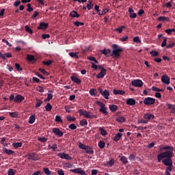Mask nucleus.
Here are the masks:
<instances>
[{
  "mask_svg": "<svg viewBox=\"0 0 175 175\" xmlns=\"http://www.w3.org/2000/svg\"><path fill=\"white\" fill-rule=\"evenodd\" d=\"M15 68L18 72H21V70H23V68H21V66H20V64L18 63L15 64Z\"/></svg>",
  "mask_w": 175,
  "mask_h": 175,
  "instance_id": "49530a36",
  "label": "nucleus"
},
{
  "mask_svg": "<svg viewBox=\"0 0 175 175\" xmlns=\"http://www.w3.org/2000/svg\"><path fill=\"white\" fill-rule=\"evenodd\" d=\"M70 79L74 83H76V84H81V81L80 80V79L77 78V77H76V76H71Z\"/></svg>",
  "mask_w": 175,
  "mask_h": 175,
  "instance_id": "aec40b11",
  "label": "nucleus"
},
{
  "mask_svg": "<svg viewBox=\"0 0 175 175\" xmlns=\"http://www.w3.org/2000/svg\"><path fill=\"white\" fill-rule=\"evenodd\" d=\"M163 158L170 159L173 158V151L165 150L157 155V161L158 162H161Z\"/></svg>",
  "mask_w": 175,
  "mask_h": 175,
  "instance_id": "f257e3e1",
  "label": "nucleus"
},
{
  "mask_svg": "<svg viewBox=\"0 0 175 175\" xmlns=\"http://www.w3.org/2000/svg\"><path fill=\"white\" fill-rule=\"evenodd\" d=\"M79 148H81V150H86L87 148V146H85V144H83V143H79Z\"/></svg>",
  "mask_w": 175,
  "mask_h": 175,
  "instance_id": "680f3d73",
  "label": "nucleus"
},
{
  "mask_svg": "<svg viewBox=\"0 0 175 175\" xmlns=\"http://www.w3.org/2000/svg\"><path fill=\"white\" fill-rule=\"evenodd\" d=\"M105 146H106V143H105V142L100 141L98 142V147H99V148L103 149V148H105Z\"/></svg>",
  "mask_w": 175,
  "mask_h": 175,
  "instance_id": "79ce46f5",
  "label": "nucleus"
},
{
  "mask_svg": "<svg viewBox=\"0 0 175 175\" xmlns=\"http://www.w3.org/2000/svg\"><path fill=\"white\" fill-rule=\"evenodd\" d=\"M113 95H124L125 94V91L118 90L114 89L113 90Z\"/></svg>",
  "mask_w": 175,
  "mask_h": 175,
  "instance_id": "4be33fe9",
  "label": "nucleus"
},
{
  "mask_svg": "<svg viewBox=\"0 0 175 175\" xmlns=\"http://www.w3.org/2000/svg\"><path fill=\"white\" fill-rule=\"evenodd\" d=\"M49 28V23H46L44 22H41L38 27H37V29H47Z\"/></svg>",
  "mask_w": 175,
  "mask_h": 175,
  "instance_id": "4468645a",
  "label": "nucleus"
},
{
  "mask_svg": "<svg viewBox=\"0 0 175 175\" xmlns=\"http://www.w3.org/2000/svg\"><path fill=\"white\" fill-rule=\"evenodd\" d=\"M13 147L14 148H18L19 147H23V143L22 142H16L12 144Z\"/></svg>",
  "mask_w": 175,
  "mask_h": 175,
  "instance_id": "4c0bfd02",
  "label": "nucleus"
},
{
  "mask_svg": "<svg viewBox=\"0 0 175 175\" xmlns=\"http://www.w3.org/2000/svg\"><path fill=\"white\" fill-rule=\"evenodd\" d=\"M121 137H122V133H118L113 137V140H114V142H118V140H120V139H121Z\"/></svg>",
  "mask_w": 175,
  "mask_h": 175,
  "instance_id": "c756f323",
  "label": "nucleus"
},
{
  "mask_svg": "<svg viewBox=\"0 0 175 175\" xmlns=\"http://www.w3.org/2000/svg\"><path fill=\"white\" fill-rule=\"evenodd\" d=\"M27 159H31V161H37L38 157L35 156V153H31L27 155Z\"/></svg>",
  "mask_w": 175,
  "mask_h": 175,
  "instance_id": "bb28decb",
  "label": "nucleus"
},
{
  "mask_svg": "<svg viewBox=\"0 0 175 175\" xmlns=\"http://www.w3.org/2000/svg\"><path fill=\"white\" fill-rule=\"evenodd\" d=\"M120 161L122 162L124 165H126V163H128V159L125 156L121 157Z\"/></svg>",
  "mask_w": 175,
  "mask_h": 175,
  "instance_id": "c9c22d12",
  "label": "nucleus"
},
{
  "mask_svg": "<svg viewBox=\"0 0 175 175\" xmlns=\"http://www.w3.org/2000/svg\"><path fill=\"white\" fill-rule=\"evenodd\" d=\"M42 103H43V101L40 99H36V103L35 107H40L42 106Z\"/></svg>",
  "mask_w": 175,
  "mask_h": 175,
  "instance_id": "37998d69",
  "label": "nucleus"
},
{
  "mask_svg": "<svg viewBox=\"0 0 175 175\" xmlns=\"http://www.w3.org/2000/svg\"><path fill=\"white\" fill-rule=\"evenodd\" d=\"M136 157L133 154H131L129 157V161H135Z\"/></svg>",
  "mask_w": 175,
  "mask_h": 175,
  "instance_id": "052dcab7",
  "label": "nucleus"
},
{
  "mask_svg": "<svg viewBox=\"0 0 175 175\" xmlns=\"http://www.w3.org/2000/svg\"><path fill=\"white\" fill-rule=\"evenodd\" d=\"M27 8L26 10L27 12H33V8L31 6V3H27Z\"/></svg>",
  "mask_w": 175,
  "mask_h": 175,
  "instance_id": "8fccbe9b",
  "label": "nucleus"
},
{
  "mask_svg": "<svg viewBox=\"0 0 175 175\" xmlns=\"http://www.w3.org/2000/svg\"><path fill=\"white\" fill-rule=\"evenodd\" d=\"M167 107L170 111V113L175 114V105L167 104Z\"/></svg>",
  "mask_w": 175,
  "mask_h": 175,
  "instance_id": "5701e85b",
  "label": "nucleus"
},
{
  "mask_svg": "<svg viewBox=\"0 0 175 175\" xmlns=\"http://www.w3.org/2000/svg\"><path fill=\"white\" fill-rule=\"evenodd\" d=\"M111 51L110 49H104L103 50H100V53H103V55H109V54H110Z\"/></svg>",
  "mask_w": 175,
  "mask_h": 175,
  "instance_id": "2f4dec72",
  "label": "nucleus"
},
{
  "mask_svg": "<svg viewBox=\"0 0 175 175\" xmlns=\"http://www.w3.org/2000/svg\"><path fill=\"white\" fill-rule=\"evenodd\" d=\"M57 157H59V158H61L62 159H67L68 161H72V157L69 156L68 154H66L65 152L58 153Z\"/></svg>",
  "mask_w": 175,
  "mask_h": 175,
  "instance_id": "6e6552de",
  "label": "nucleus"
},
{
  "mask_svg": "<svg viewBox=\"0 0 175 175\" xmlns=\"http://www.w3.org/2000/svg\"><path fill=\"white\" fill-rule=\"evenodd\" d=\"M67 120H68V121H75L76 120V118H75V117L72 118V116H68Z\"/></svg>",
  "mask_w": 175,
  "mask_h": 175,
  "instance_id": "774afa93",
  "label": "nucleus"
},
{
  "mask_svg": "<svg viewBox=\"0 0 175 175\" xmlns=\"http://www.w3.org/2000/svg\"><path fill=\"white\" fill-rule=\"evenodd\" d=\"M38 142H41V143H46V142L47 141V138L44 137H38Z\"/></svg>",
  "mask_w": 175,
  "mask_h": 175,
  "instance_id": "3c124183",
  "label": "nucleus"
},
{
  "mask_svg": "<svg viewBox=\"0 0 175 175\" xmlns=\"http://www.w3.org/2000/svg\"><path fill=\"white\" fill-rule=\"evenodd\" d=\"M70 17H75L76 18H79V17H80V14H79V13H77L75 10L71 11L70 13Z\"/></svg>",
  "mask_w": 175,
  "mask_h": 175,
  "instance_id": "393cba45",
  "label": "nucleus"
},
{
  "mask_svg": "<svg viewBox=\"0 0 175 175\" xmlns=\"http://www.w3.org/2000/svg\"><path fill=\"white\" fill-rule=\"evenodd\" d=\"M86 154L89 155H94V149L90 146H87L86 149H85Z\"/></svg>",
  "mask_w": 175,
  "mask_h": 175,
  "instance_id": "a211bd4d",
  "label": "nucleus"
},
{
  "mask_svg": "<svg viewBox=\"0 0 175 175\" xmlns=\"http://www.w3.org/2000/svg\"><path fill=\"white\" fill-rule=\"evenodd\" d=\"M3 152L4 154H7V155H13V154H14V151H13L12 150H9L6 148H3Z\"/></svg>",
  "mask_w": 175,
  "mask_h": 175,
  "instance_id": "412c9836",
  "label": "nucleus"
},
{
  "mask_svg": "<svg viewBox=\"0 0 175 175\" xmlns=\"http://www.w3.org/2000/svg\"><path fill=\"white\" fill-rule=\"evenodd\" d=\"M98 69H100V72L96 75L97 79H103L106 76L107 70L105 68L101 66H98Z\"/></svg>",
  "mask_w": 175,
  "mask_h": 175,
  "instance_id": "39448f33",
  "label": "nucleus"
},
{
  "mask_svg": "<svg viewBox=\"0 0 175 175\" xmlns=\"http://www.w3.org/2000/svg\"><path fill=\"white\" fill-rule=\"evenodd\" d=\"M129 14L130 18H136V17H137V14L135 13V11L133 10V9L131 8H129Z\"/></svg>",
  "mask_w": 175,
  "mask_h": 175,
  "instance_id": "dca6fc26",
  "label": "nucleus"
},
{
  "mask_svg": "<svg viewBox=\"0 0 175 175\" xmlns=\"http://www.w3.org/2000/svg\"><path fill=\"white\" fill-rule=\"evenodd\" d=\"M55 120L56 122H63L62 119H61V116H56Z\"/></svg>",
  "mask_w": 175,
  "mask_h": 175,
  "instance_id": "69168bd1",
  "label": "nucleus"
},
{
  "mask_svg": "<svg viewBox=\"0 0 175 175\" xmlns=\"http://www.w3.org/2000/svg\"><path fill=\"white\" fill-rule=\"evenodd\" d=\"M116 121L122 124V122H125L126 119L124 117H119L116 118Z\"/></svg>",
  "mask_w": 175,
  "mask_h": 175,
  "instance_id": "c03bdc74",
  "label": "nucleus"
},
{
  "mask_svg": "<svg viewBox=\"0 0 175 175\" xmlns=\"http://www.w3.org/2000/svg\"><path fill=\"white\" fill-rule=\"evenodd\" d=\"M144 105L146 106H151V105H154L155 103V98L152 97H146L144 99Z\"/></svg>",
  "mask_w": 175,
  "mask_h": 175,
  "instance_id": "0eeeda50",
  "label": "nucleus"
},
{
  "mask_svg": "<svg viewBox=\"0 0 175 175\" xmlns=\"http://www.w3.org/2000/svg\"><path fill=\"white\" fill-rule=\"evenodd\" d=\"M51 60H47V61H43L42 64L43 65H46V66H50L51 65Z\"/></svg>",
  "mask_w": 175,
  "mask_h": 175,
  "instance_id": "bf43d9fd",
  "label": "nucleus"
},
{
  "mask_svg": "<svg viewBox=\"0 0 175 175\" xmlns=\"http://www.w3.org/2000/svg\"><path fill=\"white\" fill-rule=\"evenodd\" d=\"M98 129L102 136H106L107 135V131H106V130H105L103 128L99 127Z\"/></svg>",
  "mask_w": 175,
  "mask_h": 175,
  "instance_id": "e433bc0d",
  "label": "nucleus"
},
{
  "mask_svg": "<svg viewBox=\"0 0 175 175\" xmlns=\"http://www.w3.org/2000/svg\"><path fill=\"white\" fill-rule=\"evenodd\" d=\"M157 21H163V23H165V21L169 22L170 21V18L166 16H159L157 18Z\"/></svg>",
  "mask_w": 175,
  "mask_h": 175,
  "instance_id": "b1692460",
  "label": "nucleus"
},
{
  "mask_svg": "<svg viewBox=\"0 0 175 175\" xmlns=\"http://www.w3.org/2000/svg\"><path fill=\"white\" fill-rule=\"evenodd\" d=\"M89 94L90 95H91V96H96L98 94V91H96V89H91L89 91Z\"/></svg>",
  "mask_w": 175,
  "mask_h": 175,
  "instance_id": "72a5a7b5",
  "label": "nucleus"
},
{
  "mask_svg": "<svg viewBox=\"0 0 175 175\" xmlns=\"http://www.w3.org/2000/svg\"><path fill=\"white\" fill-rule=\"evenodd\" d=\"M96 103L100 107L99 109L100 113H103V114H105V116L109 114V112H107V107H106V105H105V103L98 100L96 102Z\"/></svg>",
  "mask_w": 175,
  "mask_h": 175,
  "instance_id": "7ed1b4c3",
  "label": "nucleus"
},
{
  "mask_svg": "<svg viewBox=\"0 0 175 175\" xmlns=\"http://www.w3.org/2000/svg\"><path fill=\"white\" fill-rule=\"evenodd\" d=\"M68 55H70V57H71V58H75V59H79V55H77V53L70 52Z\"/></svg>",
  "mask_w": 175,
  "mask_h": 175,
  "instance_id": "7c9ffc66",
  "label": "nucleus"
},
{
  "mask_svg": "<svg viewBox=\"0 0 175 175\" xmlns=\"http://www.w3.org/2000/svg\"><path fill=\"white\" fill-rule=\"evenodd\" d=\"M74 25H75L76 27H81V26L84 25V23L79 22V21H75L74 23Z\"/></svg>",
  "mask_w": 175,
  "mask_h": 175,
  "instance_id": "e2e57ef3",
  "label": "nucleus"
},
{
  "mask_svg": "<svg viewBox=\"0 0 175 175\" xmlns=\"http://www.w3.org/2000/svg\"><path fill=\"white\" fill-rule=\"evenodd\" d=\"M165 150H167V151H174V149L170 146H165L160 148V151H164Z\"/></svg>",
  "mask_w": 175,
  "mask_h": 175,
  "instance_id": "cd10ccee",
  "label": "nucleus"
},
{
  "mask_svg": "<svg viewBox=\"0 0 175 175\" xmlns=\"http://www.w3.org/2000/svg\"><path fill=\"white\" fill-rule=\"evenodd\" d=\"M27 59L30 62H35L36 61V59H35V56H33V55L27 54Z\"/></svg>",
  "mask_w": 175,
  "mask_h": 175,
  "instance_id": "c85d7f7f",
  "label": "nucleus"
},
{
  "mask_svg": "<svg viewBox=\"0 0 175 175\" xmlns=\"http://www.w3.org/2000/svg\"><path fill=\"white\" fill-rule=\"evenodd\" d=\"M113 49L114 50L112 51V53L111 55V57L114 56L115 58H118L121 55V53H122V49L118 48V45L113 44L112 45Z\"/></svg>",
  "mask_w": 175,
  "mask_h": 175,
  "instance_id": "f03ea898",
  "label": "nucleus"
},
{
  "mask_svg": "<svg viewBox=\"0 0 175 175\" xmlns=\"http://www.w3.org/2000/svg\"><path fill=\"white\" fill-rule=\"evenodd\" d=\"M53 94H48L47 98L44 100L45 102H50L51 99H53Z\"/></svg>",
  "mask_w": 175,
  "mask_h": 175,
  "instance_id": "864d4df0",
  "label": "nucleus"
},
{
  "mask_svg": "<svg viewBox=\"0 0 175 175\" xmlns=\"http://www.w3.org/2000/svg\"><path fill=\"white\" fill-rule=\"evenodd\" d=\"M64 167H67L68 169H70L73 167V165L70 163H66L64 165Z\"/></svg>",
  "mask_w": 175,
  "mask_h": 175,
  "instance_id": "4d7b16f0",
  "label": "nucleus"
},
{
  "mask_svg": "<svg viewBox=\"0 0 175 175\" xmlns=\"http://www.w3.org/2000/svg\"><path fill=\"white\" fill-rule=\"evenodd\" d=\"M70 172L72 173H77V174H81V175H85V171L81 170V168H77L74 170H70Z\"/></svg>",
  "mask_w": 175,
  "mask_h": 175,
  "instance_id": "ddd939ff",
  "label": "nucleus"
},
{
  "mask_svg": "<svg viewBox=\"0 0 175 175\" xmlns=\"http://www.w3.org/2000/svg\"><path fill=\"white\" fill-rule=\"evenodd\" d=\"M51 109H53V106L51 105V104L48 103L45 106L46 111H51Z\"/></svg>",
  "mask_w": 175,
  "mask_h": 175,
  "instance_id": "ea45409f",
  "label": "nucleus"
},
{
  "mask_svg": "<svg viewBox=\"0 0 175 175\" xmlns=\"http://www.w3.org/2000/svg\"><path fill=\"white\" fill-rule=\"evenodd\" d=\"M161 81L164 84L169 85V84H170V77H169L167 75H163L161 77Z\"/></svg>",
  "mask_w": 175,
  "mask_h": 175,
  "instance_id": "9b49d317",
  "label": "nucleus"
},
{
  "mask_svg": "<svg viewBox=\"0 0 175 175\" xmlns=\"http://www.w3.org/2000/svg\"><path fill=\"white\" fill-rule=\"evenodd\" d=\"M43 172L46 175H51V171H50V170H49V168H47V167L43 168Z\"/></svg>",
  "mask_w": 175,
  "mask_h": 175,
  "instance_id": "09e8293b",
  "label": "nucleus"
},
{
  "mask_svg": "<svg viewBox=\"0 0 175 175\" xmlns=\"http://www.w3.org/2000/svg\"><path fill=\"white\" fill-rule=\"evenodd\" d=\"M107 165L108 166V167H111L112 166H113L114 165V160L111 159L109 161H107Z\"/></svg>",
  "mask_w": 175,
  "mask_h": 175,
  "instance_id": "a18cd8bd",
  "label": "nucleus"
},
{
  "mask_svg": "<svg viewBox=\"0 0 175 175\" xmlns=\"http://www.w3.org/2000/svg\"><path fill=\"white\" fill-rule=\"evenodd\" d=\"M98 90L100 95H102V96L105 98V99H109V96H110V92H109V90H105V91H103V89H102V88H99Z\"/></svg>",
  "mask_w": 175,
  "mask_h": 175,
  "instance_id": "423d86ee",
  "label": "nucleus"
},
{
  "mask_svg": "<svg viewBox=\"0 0 175 175\" xmlns=\"http://www.w3.org/2000/svg\"><path fill=\"white\" fill-rule=\"evenodd\" d=\"M133 40L135 43H142V40H140V38H139V36L134 37Z\"/></svg>",
  "mask_w": 175,
  "mask_h": 175,
  "instance_id": "13d9d810",
  "label": "nucleus"
},
{
  "mask_svg": "<svg viewBox=\"0 0 175 175\" xmlns=\"http://www.w3.org/2000/svg\"><path fill=\"white\" fill-rule=\"evenodd\" d=\"M165 32L167 33V35H170L172 32H175V29H167Z\"/></svg>",
  "mask_w": 175,
  "mask_h": 175,
  "instance_id": "6e6d98bb",
  "label": "nucleus"
},
{
  "mask_svg": "<svg viewBox=\"0 0 175 175\" xmlns=\"http://www.w3.org/2000/svg\"><path fill=\"white\" fill-rule=\"evenodd\" d=\"M9 116L12 117V118H17V117H18V114H17L16 112H10Z\"/></svg>",
  "mask_w": 175,
  "mask_h": 175,
  "instance_id": "de8ad7c7",
  "label": "nucleus"
},
{
  "mask_svg": "<svg viewBox=\"0 0 175 175\" xmlns=\"http://www.w3.org/2000/svg\"><path fill=\"white\" fill-rule=\"evenodd\" d=\"M52 132L57 136H59V137H62V136H64V133L61 131L59 128H53Z\"/></svg>",
  "mask_w": 175,
  "mask_h": 175,
  "instance_id": "9d476101",
  "label": "nucleus"
},
{
  "mask_svg": "<svg viewBox=\"0 0 175 175\" xmlns=\"http://www.w3.org/2000/svg\"><path fill=\"white\" fill-rule=\"evenodd\" d=\"M150 55H151L152 57H158V55H159V53H158L156 51H152L150 52Z\"/></svg>",
  "mask_w": 175,
  "mask_h": 175,
  "instance_id": "5fc2aeb1",
  "label": "nucleus"
},
{
  "mask_svg": "<svg viewBox=\"0 0 175 175\" xmlns=\"http://www.w3.org/2000/svg\"><path fill=\"white\" fill-rule=\"evenodd\" d=\"M25 29L27 32H29V33H33L32 29H31L29 26L28 25L25 26Z\"/></svg>",
  "mask_w": 175,
  "mask_h": 175,
  "instance_id": "603ef678",
  "label": "nucleus"
},
{
  "mask_svg": "<svg viewBox=\"0 0 175 175\" xmlns=\"http://www.w3.org/2000/svg\"><path fill=\"white\" fill-rule=\"evenodd\" d=\"M109 109L113 112L117 111V110H118V106L116 105H109Z\"/></svg>",
  "mask_w": 175,
  "mask_h": 175,
  "instance_id": "f704fd0d",
  "label": "nucleus"
},
{
  "mask_svg": "<svg viewBox=\"0 0 175 175\" xmlns=\"http://www.w3.org/2000/svg\"><path fill=\"white\" fill-rule=\"evenodd\" d=\"M144 120H154V118H155V116L152 113H147L144 115Z\"/></svg>",
  "mask_w": 175,
  "mask_h": 175,
  "instance_id": "f3484780",
  "label": "nucleus"
},
{
  "mask_svg": "<svg viewBox=\"0 0 175 175\" xmlns=\"http://www.w3.org/2000/svg\"><path fill=\"white\" fill-rule=\"evenodd\" d=\"M17 171L14 169H9L8 171V175H14Z\"/></svg>",
  "mask_w": 175,
  "mask_h": 175,
  "instance_id": "58836bf2",
  "label": "nucleus"
},
{
  "mask_svg": "<svg viewBox=\"0 0 175 175\" xmlns=\"http://www.w3.org/2000/svg\"><path fill=\"white\" fill-rule=\"evenodd\" d=\"M162 163L165 166H173V161H172L171 158L165 159L164 160L162 161Z\"/></svg>",
  "mask_w": 175,
  "mask_h": 175,
  "instance_id": "f8f14e48",
  "label": "nucleus"
},
{
  "mask_svg": "<svg viewBox=\"0 0 175 175\" xmlns=\"http://www.w3.org/2000/svg\"><path fill=\"white\" fill-rule=\"evenodd\" d=\"M131 83L134 87H143V81L140 79H134L131 81Z\"/></svg>",
  "mask_w": 175,
  "mask_h": 175,
  "instance_id": "1a4fd4ad",
  "label": "nucleus"
},
{
  "mask_svg": "<svg viewBox=\"0 0 175 175\" xmlns=\"http://www.w3.org/2000/svg\"><path fill=\"white\" fill-rule=\"evenodd\" d=\"M126 103L129 106H135L136 105V100L133 98H129L126 100Z\"/></svg>",
  "mask_w": 175,
  "mask_h": 175,
  "instance_id": "6ab92c4d",
  "label": "nucleus"
},
{
  "mask_svg": "<svg viewBox=\"0 0 175 175\" xmlns=\"http://www.w3.org/2000/svg\"><path fill=\"white\" fill-rule=\"evenodd\" d=\"M36 120V117L35 116V115H31L29 117L28 122L29 124H33V122H35Z\"/></svg>",
  "mask_w": 175,
  "mask_h": 175,
  "instance_id": "473e14b6",
  "label": "nucleus"
},
{
  "mask_svg": "<svg viewBox=\"0 0 175 175\" xmlns=\"http://www.w3.org/2000/svg\"><path fill=\"white\" fill-rule=\"evenodd\" d=\"M24 99V96H21V94H18L15 96L14 102H15L16 103H20V102H23Z\"/></svg>",
  "mask_w": 175,
  "mask_h": 175,
  "instance_id": "2eb2a0df",
  "label": "nucleus"
},
{
  "mask_svg": "<svg viewBox=\"0 0 175 175\" xmlns=\"http://www.w3.org/2000/svg\"><path fill=\"white\" fill-rule=\"evenodd\" d=\"M87 8L88 10H91L94 8V1L92 0L88 1Z\"/></svg>",
  "mask_w": 175,
  "mask_h": 175,
  "instance_id": "a878e982",
  "label": "nucleus"
},
{
  "mask_svg": "<svg viewBox=\"0 0 175 175\" xmlns=\"http://www.w3.org/2000/svg\"><path fill=\"white\" fill-rule=\"evenodd\" d=\"M68 127L70 129H72V131H75V129H77V126L75 124H70Z\"/></svg>",
  "mask_w": 175,
  "mask_h": 175,
  "instance_id": "0e129e2a",
  "label": "nucleus"
},
{
  "mask_svg": "<svg viewBox=\"0 0 175 175\" xmlns=\"http://www.w3.org/2000/svg\"><path fill=\"white\" fill-rule=\"evenodd\" d=\"M174 46H175V42H172L166 46V49H173Z\"/></svg>",
  "mask_w": 175,
  "mask_h": 175,
  "instance_id": "338daca9",
  "label": "nucleus"
},
{
  "mask_svg": "<svg viewBox=\"0 0 175 175\" xmlns=\"http://www.w3.org/2000/svg\"><path fill=\"white\" fill-rule=\"evenodd\" d=\"M80 125L81 126H85V125H88V122L87 121V120L83 119L80 121Z\"/></svg>",
  "mask_w": 175,
  "mask_h": 175,
  "instance_id": "a19ab883",
  "label": "nucleus"
},
{
  "mask_svg": "<svg viewBox=\"0 0 175 175\" xmlns=\"http://www.w3.org/2000/svg\"><path fill=\"white\" fill-rule=\"evenodd\" d=\"M79 113L80 116H84L86 118H90V120H92V118H96V115H91L90 112L87 111H83V109H79Z\"/></svg>",
  "mask_w": 175,
  "mask_h": 175,
  "instance_id": "20e7f679",
  "label": "nucleus"
}]
</instances>
